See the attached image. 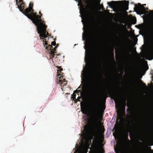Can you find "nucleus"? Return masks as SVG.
I'll return each instance as SVG.
<instances>
[{"label": "nucleus", "instance_id": "1", "mask_svg": "<svg viewBox=\"0 0 153 153\" xmlns=\"http://www.w3.org/2000/svg\"><path fill=\"white\" fill-rule=\"evenodd\" d=\"M146 105L147 120L146 126L147 131L150 135L149 141L151 143L150 146L153 145V110L152 106L153 100L149 98Z\"/></svg>", "mask_w": 153, "mask_h": 153}, {"label": "nucleus", "instance_id": "2", "mask_svg": "<svg viewBox=\"0 0 153 153\" xmlns=\"http://www.w3.org/2000/svg\"><path fill=\"white\" fill-rule=\"evenodd\" d=\"M24 14L32 21L33 23L36 26V27L40 29L43 26V23L45 22L41 19V16L37 15L36 13H34V11L30 12Z\"/></svg>", "mask_w": 153, "mask_h": 153}, {"label": "nucleus", "instance_id": "3", "mask_svg": "<svg viewBox=\"0 0 153 153\" xmlns=\"http://www.w3.org/2000/svg\"><path fill=\"white\" fill-rule=\"evenodd\" d=\"M109 95V97L113 99L114 101L116 106L118 105V107L120 105V98L118 94L114 92L113 90L109 89L107 92L104 91L102 94V98L106 100L107 97Z\"/></svg>", "mask_w": 153, "mask_h": 153}, {"label": "nucleus", "instance_id": "4", "mask_svg": "<svg viewBox=\"0 0 153 153\" xmlns=\"http://www.w3.org/2000/svg\"><path fill=\"white\" fill-rule=\"evenodd\" d=\"M43 26L42 27L41 29H39L36 27L38 33L39 34V37L40 39H43V45L44 47H45V45H47L48 43L46 41V39H45L48 36H50L49 35L48 32H46V28L47 26H46L45 22L43 23Z\"/></svg>", "mask_w": 153, "mask_h": 153}, {"label": "nucleus", "instance_id": "5", "mask_svg": "<svg viewBox=\"0 0 153 153\" xmlns=\"http://www.w3.org/2000/svg\"><path fill=\"white\" fill-rule=\"evenodd\" d=\"M51 45H48V46L45 47V48L47 50H48V52L49 54V56L50 59H52L54 57V56L55 55V53L56 54V48L58 46V44H57L56 46L54 48H53L52 45L55 46L56 44L55 41H53L51 43Z\"/></svg>", "mask_w": 153, "mask_h": 153}, {"label": "nucleus", "instance_id": "6", "mask_svg": "<svg viewBox=\"0 0 153 153\" xmlns=\"http://www.w3.org/2000/svg\"><path fill=\"white\" fill-rule=\"evenodd\" d=\"M91 118L93 122L97 123L101 119L98 111V106L96 105L94 107L91 115Z\"/></svg>", "mask_w": 153, "mask_h": 153}, {"label": "nucleus", "instance_id": "7", "mask_svg": "<svg viewBox=\"0 0 153 153\" xmlns=\"http://www.w3.org/2000/svg\"><path fill=\"white\" fill-rule=\"evenodd\" d=\"M135 11L138 14H143L148 9V8H146L142 6L140 3H138L137 4H135V7L134 8Z\"/></svg>", "mask_w": 153, "mask_h": 153}, {"label": "nucleus", "instance_id": "8", "mask_svg": "<svg viewBox=\"0 0 153 153\" xmlns=\"http://www.w3.org/2000/svg\"><path fill=\"white\" fill-rule=\"evenodd\" d=\"M95 28L94 31L92 33V34H91V36H92V37L94 38V39L95 41L96 42H98V41H97V38L98 36L99 35V33L98 30L97 29V28L96 26H95Z\"/></svg>", "mask_w": 153, "mask_h": 153}, {"label": "nucleus", "instance_id": "9", "mask_svg": "<svg viewBox=\"0 0 153 153\" xmlns=\"http://www.w3.org/2000/svg\"><path fill=\"white\" fill-rule=\"evenodd\" d=\"M33 4L30 3L29 5V7L28 8H27L24 10V14L30 13V12H33L34 10L33 9Z\"/></svg>", "mask_w": 153, "mask_h": 153}, {"label": "nucleus", "instance_id": "10", "mask_svg": "<svg viewBox=\"0 0 153 153\" xmlns=\"http://www.w3.org/2000/svg\"><path fill=\"white\" fill-rule=\"evenodd\" d=\"M83 73H82V75L83 76L84 78V84L85 85H86L87 84L88 81V76L87 75V70H83Z\"/></svg>", "mask_w": 153, "mask_h": 153}, {"label": "nucleus", "instance_id": "11", "mask_svg": "<svg viewBox=\"0 0 153 153\" xmlns=\"http://www.w3.org/2000/svg\"><path fill=\"white\" fill-rule=\"evenodd\" d=\"M81 111L83 114H87V108L86 105L84 104L82 105V104H81Z\"/></svg>", "mask_w": 153, "mask_h": 153}, {"label": "nucleus", "instance_id": "12", "mask_svg": "<svg viewBox=\"0 0 153 153\" xmlns=\"http://www.w3.org/2000/svg\"><path fill=\"white\" fill-rule=\"evenodd\" d=\"M62 79H63V77H62V78L61 77L60 78V79H59L57 82V83L61 84V86L62 85V84H63L64 85H65L67 84L66 80L65 79H63L62 80Z\"/></svg>", "mask_w": 153, "mask_h": 153}, {"label": "nucleus", "instance_id": "13", "mask_svg": "<svg viewBox=\"0 0 153 153\" xmlns=\"http://www.w3.org/2000/svg\"><path fill=\"white\" fill-rule=\"evenodd\" d=\"M18 5V8L19 9L20 11L22 12L24 14V11H23V10L25 9V3L24 2L22 3H21L19 5L18 4V5Z\"/></svg>", "mask_w": 153, "mask_h": 153}, {"label": "nucleus", "instance_id": "14", "mask_svg": "<svg viewBox=\"0 0 153 153\" xmlns=\"http://www.w3.org/2000/svg\"><path fill=\"white\" fill-rule=\"evenodd\" d=\"M137 86V82L135 80H132L130 85V87L132 89L136 88Z\"/></svg>", "mask_w": 153, "mask_h": 153}, {"label": "nucleus", "instance_id": "15", "mask_svg": "<svg viewBox=\"0 0 153 153\" xmlns=\"http://www.w3.org/2000/svg\"><path fill=\"white\" fill-rule=\"evenodd\" d=\"M115 131L113 133V135L114 137L118 136L119 134V128L118 126L115 127Z\"/></svg>", "mask_w": 153, "mask_h": 153}, {"label": "nucleus", "instance_id": "16", "mask_svg": "<svg viewBox=\"0 0 153 153\" xmlns=\"http://www.w3.org/2000/svg\"><path fill=\"white\" fill-rule=\"evenodd\" d=\"M55 55H56V56L55 59V62H56V63H58L60 61V60L59 59V57L58 56L59 55L58 54H57L56 53V54L55 53V55L54 56H55ZM54 57V56L53 58ZM53 58V57L52 58V59H52Z\"/></svg>", "mask_w": 153, "mask_h": 153}, {"label": "nucleus", "instance_id": "17", "mask_svg": "<svg viewBox=\"0 0 153 153\" xmlns=\"http://www.w3.org/2000/svg\"><path fill=\"white\" fill-rule=\"evenodd\" d=\"M126 3L125 4V8L126 10H128V5H129V1H126Z\"/></svg>", "mask_w": 153, "mask_h": 153}, {"label": "nucleus", "instance_id": "18", "mask_svg": "<svg viewBox=\"0 0 153 153\" xmlns=\"http://www.w3.org/2000/svg\"><path fill=\"white\" fill-rule=\"evenodd\" d=\"M140 82L142 84V85L145 87V88L147 89L148 88V87L146 85V84L145 83H144L143 81L141 80H140Z\"/></svg>", "mask_w": 153, "mask_h": 153}, {"label": "nucleus", "instance_id": "19", "mask_svg": "<svg viewBox=\"0 0 153 153\" xmlns=\"http://www.w3.org/2000/svg\"><path fill=\"white\" fill-rule=\"evenodd\" d=\"M115 2V1H112L111 2H108V4L109 5V6H111L113 5L114 3Z\"/></svg>", "mask_w": 153, "mask_h": 153}, {"label": "nucleus", "instance_id": "20", "mask_svg": "<svg viewBox=\"0 0 153 153\" xmlns=\"http://www.w3.org/2000/svg\"><path fill=\"white\" fill-rule=\"evenodd\" d=\"M143 68L144 70H145V71L149 69V67L147 65H144Z\"/></svg>", "mask_w": 153, "mask_h": 153}, {"label": "nucleus", "instance_id": "21", "mask_svg": "<svg viewBox=\"0 0 153 153\" xmlns=\"http://www.w3.org/2000/svg\"><path fill=\"white\" fill-rule=\"evenodd\" d=\"M56 66V67H57L58 69H60L59 70L57 71L58 72H60L62 70V68L61 69V66L59 67V66Z\"/></svg>", "mask_w": 153, "mask_h": 153}, {"label": "nucleus", "instance_id": "22", "mask_svg": "<svg viewBox=\"0 0 153 153\" xmlns=\"http://www.w3.org/2000/svg\"><path fill=\"white\" fill-rule=\"evenodd\" d=\"M100 138L101 140L102 141L104 138V137L103 135L101 134L100 136Z\"/></svg>", "mask_w": 153, "mask_h": 153}, {"label": "nucleus", "instance_id": "23", "mask_svg": "<svg viewBox=\"0 0 153 153\" xmlns=\"http://www.w3.org/2000/svg\"><path fill=\"white\" fill-rule=\"evenodd\" d=\"M22 3H24L23 1H22V0H19V1L18 2V4H19Z\"/></svg>", "mask_w": 153, "mask_h": 153}, {"label": "nucleus", "instance_id": "24", "mask_svg": "<svg viewBox=\"0 0 153 153\" xmlns=\"http://www.w3.org/2000/svg\"><path fill=\"white\" fill-rule=\"evenodd\" d=\"M82 11L84 13H86V10L85 9L84 7H83V9L82 10Z\"/></svg>", "mask_w": 153, "mask_h": 153}, {"label": "nucleus", "instance_id": "25", "mask_svg": "<svg viewBox=\"0 0 153 153\" xmlns=\"http://www.w3.org/2000/svg\"><path fill=\"white\" fill-rule=\"evenodd\" d=\"M113 51H114V49H112V52H113V53H112V56H113V60L114 61V53H113Z\"/></svg>", "mask_w": 153, "mask_h": 153}, {"label": "nucleus", "instance_id": "26", "mask_svg": "<svg viewBox=\"0 0 153 153\" xmlns=\"http://www.w3.org/2000/svg\"><path fill=\"white\" fill-rule=\"evenodd\" d=\"M87 60H86V59H85V62H87V61H88L89 60V57H88L87 58Z\"/></svg>", "mask_w": 153, "mask_h": 153}, {"label": "nucleus", "instance_id": "27", "mask_svg": "<svg viewBox=\"0 0 153 153\" xmlns=\"http://www.w3.org/2000/svg\"><path fill=\"white\" fill-rule=\"evenodd\" d=\"M136 19L134 20V22L133 23V24H135L136 23Z\"/></svg>", "mask_w": 153, "mask_h": 153}, {"label": "nucleus", "instance_id": "28", "mask_svg": "<svg viewBox=\"0 0 153 153\" xmlns=\"http://www.w3.org/2000/svg\"><path fill=\"white\" fill-rule=\"evenodd\" d=\"M39 14L40 15V16H41V17L42 15V14L41 13V12L40 11L39 12Z\"/></svg>", "mask_w": 153, "mask_h": 153}, {"label": "nucleus", "instance_id": "29", "mask_svg": "<svg viewBox=\"0 0 153 153\" xmlns=\"http://www.w3.org/2000/svg\"><path fill=\"white\" fill-rule=\"evenodd\" d=\"M124 51L125 53H126L127 52V50L126 49H125V48L124 50Z\"/></svg>", "mask_w": 153, "mask_h": 153}, {"label": "nucleus", "instance_id": "30", "mask_svg": "<svg viewBox=\"0 0 153 153\" xmlns=\"http://www.w3.org/2000/svg\"><path fill=\"white\" fill-rule=\"evenodd\" d=\"M16 2V5H18V0H15Z\"/></svg>", "mask_w": 153, "mask_h": 153}, {"label": "nucleus", "instance_id": "31", "mask_svg": "<svg viewBox=\"0 0 153 153\" xmlns=\"http://www.w3.org/2000/svg\"><path fill=\"white\" fill-rule=\"evenodd\" d=\"M143 153H146V151L145 150H144L143 152Z\"/></svg>", "mask_w": 153, "mask_h": 153}, {"label": "nucleus", "instance_id": "32", "mask_svg": "<svg viewBox=\"0 0 153 153\" xmlns=\"http://www.w3.org/2000/svg\"><path fill=\"white\" fill-rule=\"evenodd\" d=\"M75 98V95H74L73 97V98Z\"/></svg>", "mask_w": 153, "mask_h": 153}, {"label": "nucleus", "instance_id": "33", "mask_svg": "<svg viewBox=\"0 0 153 153\" xmlns=\"http://www.w3.org/2000/svg\"><path fill=\"white\" fill-rule=\"evenodd\" d=\"M91 92H94V91H93V90H91Z\"/></svg>", "mask_w": 153, "mask_h": 153}, {"label": "nucleus", "instance_id": "34", "mask_svg": "<svg viewBox=\"0 0 153 153\" xmlns=\"http://www.w3.org/2000/svg\"><path fill=\"white\" fill-rule=\"evenodd\" d=\"M103 110H104L105 109V107H103Z\"/></svg>", "mask_w": 153, "mask_h": 153}, {"label": "nucleus", "instance_id": "35", "mask_svg": "<svg viewBox=\"0 0 153 153\" xmlns=\"http://www.w3.org/2000/svg\"><path fill=\"white\" fill-rule=\"evenodd\" d=\"M99 66H100V67H101V64H100H100H99Z\"/></svg>", "mask_w": 153, "mask_h": 153}, {"label": "nucleus", "instance_id": "36", "mask_svg": "<svg viewBox=\"0 0 153 153\" xmlns=\"http://www.w3.org/2000/svg\"><path fill=\"white\" fill-rule=\"evenodd\" d=\"M142 5L144 6H146V4H143V5Z\"/></svg>", "mask_w": 153, "mask_h": 153}, {"label": "nucleus", "instance_id": "37", "mask_svg": "<svg viewBox=\"0 0 153 153\" xmlns=\"http://www.w3.org/2000/svg\"><path fill=\"white\" fill-rule=\"evenodd\" d=\"M152 81H153V75L152 76Z\"/></svg>", "mask_w": 153, "mask_h": 153}, {"label": "nucleus", "instance_id": "38", "mask_svg": "<svg viewBox=\"0 0 153 153\" xmlns=\"http://www.w3.org/2000/svg\"><path fill=\"white\" fill-rule=\"evenodd\" d=\"M42 111V110H41V111H39V112H41Z\"/></svg>", "mask_w": 153, "mask_h": 153}, {"label": "nucleus", "instance_id": "39", "mask_svg": "<svg viewBox=\"0 0 153 153\" xmlns=\"http://www.w3.org/2000/svg\"><path fill=\"white\" fill-rule=\"evenodd\" d=\"M52 62H53V63H54V61L53 60H52Z\"/></svg>", "mask_w": 153, "mask_h": 153}, {"label": "nucleus", "instance_id": "40", "mask_svg": "<svg viewBox=\"0 0 153 153\" xmlns=\"http://www.w3.org/2000/svg\"><path fill=\"white\" fill-rule=\"evenodd\" d=\"M77 90H76V91H75V92H77Z\"/></svg>", "mask_w": 153, "mask_h": 153}, {"label": "nucleus", "instance_id": "41", "mask_svg": "<svg viewBox=\"0 0 153 153\" xmlns=\"http://www.w3.org/2000/svg\"><path fill=\"white\" fill-rule=\"evenodd\" d=\"M125 103H126V100H125Z\"/></svg>", "mask_w": 153, "mask_h": 153}, {"label": "nucleus", "instance_id": "42", "mask_svg": "<svg viewBox=\"0 0 153 153\" xmlns=\"http://www.w3.org/2000/svg\"><path fill=\"white\" fill-rule=\"evenodd\" d=\"M130 137H131V134L130 135Z\"/></svg>", "mask_w": 153, "mask_h": 153}, {"label": "nucleus", "instance_id": "43", "mask_svg": "<svg viewBox=\"0 0 153 153\" xmlns=\"http://www.w3.org/2000/svg\"><path fill=\"white\" fill-rule=\"evenodd\" d=\"M99 61H100L99 62H100V60H99Z\"/></svg>", "mask_w": 153, "mask_h": 153}, {"label": "nucleus", "instance_id": "44", "mask_svg": "<svg viewBox=\"0 0 153 153\" xmlns=\"http://www.w3.org/2000/svg\"><path fill=\"white\" fill-rule=\"evenodd\" d=\"M94 88H95V87Z\"/></svg>", "mask_w": 153, "mask_h": 153}, {"label": "nucleus", "instance_id": "45", "mask_svg": "<svg viewBox=\"0 0 153 153\" xmlns=\"http://www.w3.org/2000/svg\"><path fill=\"white\" fill-rule=\"evenodd\" d=\"M94 88H95V87Z\"/></svg>", "mask_w": 153, "mask_h": 153}, {"label": "nucleus", "instance_id": "46", "mask_svg": "<svg viewBox=\"0 0 153 153\" xmlns=\"http://www.w3.org/2000/svg\"><path fill=\"white\" fill-rule=\"evenodd\" d=\"M22 1H23V0H22Z\"/></svg>", "mask_w": 153, "mask_h": 153}]
</instances>
